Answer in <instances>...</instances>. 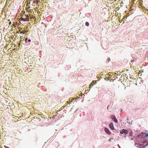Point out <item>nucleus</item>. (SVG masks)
<instances>
[{"instance_id": "1", "label": "nucleus", "mask_w": 148, "mask_h": 148, "mask_svg": "<svg viewBox=\"0 0 148 148\" xmlns=\"http://www.w3.org/2000/svg\"><path fill=\"white\" fill-rule=\"evenodd\" d=\"M21 20L24 21H29V16L28 14H25L24 16H23L21 17Z\"/></svg>"}, {"instance_id": "2", "label": "nucleus", "mask_w": 148, "mask_h": 148, "mask_svg": "<svg viewBox=\"0 0 148 148\" xmlns=\"http://www.w3.org/2000/svg\"><path fill=\"white\" fill-rule=\"evenodd\" d=\"M127 133L128 131H127V130H125V129H123L120 132V133L121 134L124 133L125 134H127Z\"/></svg>"}, {"instance_id": "3", "label": "nucleus", "mask_w": 148, "mask_h": 148, "mask_svg": "<svg viewBox=\"0 0 148 148\" xmlns=\"http://www.w3.org/2000/svg\"><path fill=\"white\" fill-rule=\"evenodd\" d=\"M139 136H140L141 137H143V136H148V133H142L140 134Z\"/></svg>"}, {"instance_id": "4", "label": "nucleus", "mask_w": 148, "mask_h": 148, "mask_svg": "<svg viewBox=\"0 0 148 148\" xmlns=\"http://www.w3.org/2000/svg\"><path fill=\"white\" fill-rule=\"evenodd\" d=\"M110 118L112 119H114L115 122L117 123L118 121L114 116L112 115L111 116Z\"/></svg>"}, {"instance_id": "5", "label": "nucleus", "mask_w": 148, "mask_h": 148, "mask_svg": "<svg viewBox=\"0 0 148 148\" xmlns=\"http://www.w3.org/2000/svg\"><path fill=\"white\" fill-rule=\"evenodd\" d=\"M109 127L112 130H114V129L113 123H110L109 124Z\"/></svg>"}, {"instance_id": "6", "label": "nucleus", "mask_w": 148, "mask_h": 148, "mask_svg": "<svg viewBox=\"0 0 148 148\" xmlns=\"http://www.w3.org/2000/svg\"><path fill=\"white\" fill-rule=\"evenodd\" d=\"M94 81H93L90 84L89 87V89L88 90L89 91L90 90V88L93 86V85H94V83L96 82L95 81V82Z\"/></svg>"}, {"instance_id": "7", "label": "nucleus", "mask_w": 148, "mask_h": 148, "mask_svg": "<svg viewBox=\"0 0 148 148\" xmlns=\"http://www.w3.org/2000/svg\"><path fill=\"white\" fill-rule=\"evenodd\" d=\"M105 132L108 134H110V131L109 130V129L107 128H105Z\"/></svg>"}, {"instance_id": "8", "label": "nucleus", "mask_w": 148, "mask_h": 148, "mask_svg": "<svg viewBox=\"0 0 148 148\" xmlns=\"http://www.w3.org/2000/svg\"><path fill=\"white\" fill-rule=\"evenodd\" d=\"M85 25L86 26H88L89 25V23L88 22H87L86 23Z\"/></svg>"}, {"instance_id": "9", "label": "nucleus", "mask_w": 148, "mask_h": 148, "mask_svg": "<svg viewBox=\"0 0 148 148\" xmlns=\"http://www.w3.org/2000/svg\"><path fill=\"white\" fill-rule=\"evenodd\" d=\"M26 32H26V31H25V32H23L22 31V32H20V34H22V33H23V34L26 33Z\"/></svg>"}, {"instance_id": "10", "label": "nucleus", "mask_w": 148, "mask_h": 148, "mask_svg": "<svg viewBox=\"0 0 148 148\" xmlns=\"http://www.w3.org/2000/svg\"><path fill=\"white\" fill-rule=\"evenodd\" d=\"M27 38H26L25 39V42H26H26H27Z\"/></svg>"}, {"instance_id": "11", "label": "nucleus", "mask_w": 148, "mask_h": 148, "mask_svg": "<svg viewBox=\"0 0 148 148\" xmlns=\"http://www.w3.org/2000/svg\"><path fill=\"white\" fill-rule=\"evenodd\" d=\"M110 139H113V138H110V139L109 140V141H110Z\"/></svg>"}, {"instance_id": "12", "label": "nucleus", "mask_w": 148, "mask_h": 148, "mask_svg": "<svg viewBox=\"0 0 148 148\" xmlns=\"http://www.w3.org/2000/svg\"><path fill=\"white\" fill-rule=\"evenodd\" d=\"M11 24V21H10V22L9 23V25H10Z\"/></svg>"}, {"instance_id": "13", "label": "nucleus", "mask_w": 148, "mask_h": 148, "mask_svg": "<svg viewBox=\"0 0 148 148\" xmlns=\"http://www.w3.org/2000/svg\"><path fill=\"white\" fill-rule=\"evenodd\" d=\"M31 40H30V39H29L28 40V41L29 42H31Z\"/></svg>"}, {"instance_id": "14", "label": "nucleus", "mask_w": 148, "mask_h": 148, "mask_svg": "<svg viewBox=\"0 0 148 148\" xmlns=\"http://www.w3.org/2000/svg\"><path fill=\"white\" fill-rule=\"evenodd\" d=\"M134 61V60H132V61H131V62H133V61Z\"/></svg>"}, {"instance_id": "15", "label": "nucleus", "mask_w": 148, "mask_h": 148, "mask_svg": "<svg viewBox=\"0 0 148 148\" xmlns=\"http://www.w3.org/2000/svg\"><path fill=\"white\" fill-rule=\"evenodd\" d=\"M127 121H128L129 120V119L127 118Z\"/></svg>"}, {"instance_id": "16", "label": "nucleus", "mask_w": 148, "mask_h": 148, "mask_svg": "<svg viewBox=\"0 0 148 148\" xmlns=\"http://www.w3.org/2000/svg\"><path fill=\"white\" fill-rule=\"evenodd\" d=\"M19 45H20V43H19Z\"/></svg>"}]
</instances>
